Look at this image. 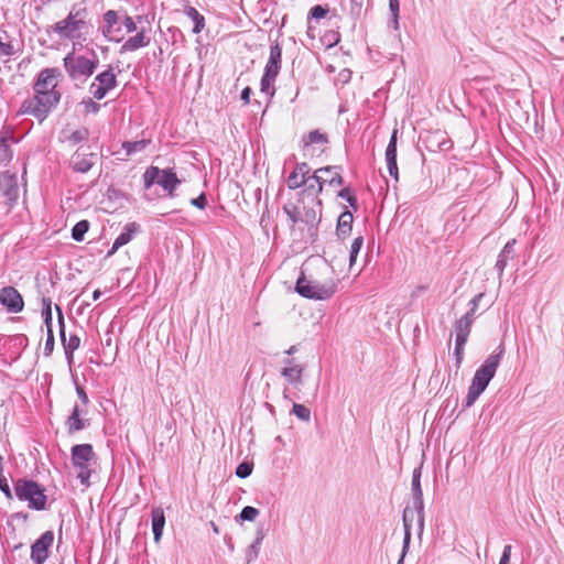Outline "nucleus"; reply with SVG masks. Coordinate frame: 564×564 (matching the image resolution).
I'll return each mask as SVG.
<instances>
[{
  "label": "nucleus",
  "mask_w": 564,
  "mask_h": 564,
  "mask_svg": "<svg viewBox=\"0 0 564 564\" xmlns=\"http://www.w3.org/2000/svg\"><path fill=\"white\" fill-rule=\"evenodd\" d=\"M362 245H364V238L361 236H358L352 240V243L350 246V251H349V267L350 268L355 264V262L357 260V256H358Z\"/></svg>",
  "instance_id": "c9c22d12"
},
{
  "label": "nucleus",
  "mask_w": 564,
  "mask_h": 564,
  "mask_svg": "<svg viewBox=\"0 0 564 564\" xmlns=\"http://www.w3.org/2000/svg\"><path fill=\"white\" fill-rule=\"evenodd\" d=\"M150 43V39L145 36L144 30L138 32L134 36L129 37L121 46L122 52H133L144 47Z\"/></svg>",
  "instance_id": "cd10ccee"
},
{
  "label": "nucleus",
  "mask_w": 564,
  "mask_h": 564,
  "mask_svg": "<svg viewBox=\"0 0 564 564\" xmlns=\"http://www.w3.org/2000/svg\"><path fill=\"white\" fill-rule=\"evenodd\" d=\"M352 220L354 217L349 210H345L339 215L336 228L338 237L345 238L351 231Z\"/></svg>",
  "instance_id": "c756f323"
},
{
  "label": "nucleus",
  "mask_w": 564,
  "mask_h": 564,
  "mask_svg": "<svg viewBox=\"0 0 564 564\" xmlns=\"http://www.w3.org/2000/svg\"><path fill=\"white\" fill-rule=\"evenodd\" d=\"M88 137V130L87 129H80L75 132H73V142H78Z\"/></svg>",
  "instance_id": "bf43d9fd"
},
{
  "label": "nucleus",
  "mask_w": 564,
  "mask_h": 564,
  "mask_svg": "<svg viewBox=\"0 0 564 564\" xmlns=\"http://www.w3.org/2000/svg\"><path fill=\"white\" fill-rule=\"evenodd\" d=\"M105 28L104 34L115 42H120L123 39V34H117L116 25H118L119 17L116 11L109 10L104 15Z\"/></svg>",
  "instance_id": "5701e85b"
},
{
  "label": "nucleus",
  "mask_w": 564,
  "mask_h": 564,
  "mask_svg": "<svg viewBox=\"0 0 564 564\" xmlns=\"http://www.w3.org/2000/svg\"><path fill=\"white\" fill-rule=\"evenodd\" d=\"M143 183L147 189L152 185L158 184L166 191L170 196H173L174 191L180 185L181 181L170 169L161 170L158 166H150L143 173Z\"/></svg>",
  "instance_id": "0eeeda50"
},
{
  "label": "nucleus",
  "mask_w": 564,
  "mask_h": 564,
  "mask_svg": "<svg viewBox=\"0 0 564 564\" xmlns=\"http://www.w3.org/2000/svg\"><path fill=\"white\" fill-rule=\"evenodd\" d=\"M511 545H506L502 551L499 564H509L511 557Z\"/></svg>",
  "instance_id": "4d7b16f0"
},
{
  "label": "nucleus",
  "mask_w": 564,
  "mask_h": 564,
  "mask_svg": "<svg viewBox=\"0 0 564 564\" xmlns=\"http://www.w3.org/2000/svg\"><path fill=\"white\" fill-rule=\"evenodd\" d=\"M14 492L19 500L28 502L30 509H45L47 498L44 488L37 482L29 479H18L14 482Z\"/></svg>",
  "instance_id": "423d86ee"
},
{
  "label": "nucleus",
  "mask_w": 564,
  "mask_h": 564,
  "mask_svg": "<svg viewBox=\"0 0 564 564\" xmlns=\"http://www.w3.org/2000/svg\"><path fill=\"white\" fill-rule=\"evenodd\" d=\"M305 188L299 194L301 197H311V203L321 207V200L317 196L322 193L324 187V176L319 175L317 170L313 175H307Z\"/></svg>",
  "instance_id": "ddd939ff"
},
{
  "label": "nucleus",
  "mask_w": 564,
  "mask_h": 564,
  "mask_svg": "<svg viewBox=\"0 0 564 564\" xmlns=\"http://www.w3.org/2000/svg\"><path fill=\"white\" fill-rule=\"evenodd\" d=\"M304 367L295 365L293 360H286L285 366L281 369V376L288 383L299 386L302 383Z\"/></svg>",
  "instance_id": "412c9836"
},
{
  "label": "nucleus",
  "mask_w": 564,
  "mask_h": 564,
  "mask_svg": "<svg viewBox=\"0 0 564 564\" xmlns=\"http://www.w3.org/2000/svg\"><path fill=\"white\" fill-rule=\"evenodd\" d=\"M282 63V48L279 43L270 46L269 59L264 67V73L268 77L278 76Z\"/></svg>",
  "instance_id": "aec40b11"
},
{
  "label": "nucleus",
  "mask_w": 564,
  "mask_h": 564,
  "mask_svg": "<svg viewBox=\"0 0 564 564\" xmlns=\"http://www.w3.org/2000/svg\"><path fill=\"white\" fill-rule=\"evenodd\" d=\"M139 230V225L135 223H129L124 226L123 231L116 238V240L112 243L111 249L108 251V257L112 256L117 252V250L124 245L129 243L137 231Z\"/></svg>",
  "instance_id": "4be33fe9"
},
{
  "label": "nucleus",
  "mask_w": 564,
  "mask_h": 564,
  "mask_svg": "<svg viewBox=\"0 0 564 564\" xmlns=\"http://www.w3.org/2000/svg\"><path fill=\"white\" fill-rule=\"evenodd\" d=\"M149 140H139V141H126L122 143V148L126 150L127 155L134 154L137 152L143 151L148 145Z\"/></svg>",
  "instance_id": "72a5a7b5"
},
{
  "label": "nucleus",
  "mask_w": 564,
  "mask_h": 564,
  "mask_svg": "<svg viewBox=\"0 0 564 564\" xmlns=\"http://www.w3.org/2000/svg\"><path fill=\"white\" fill-rule=\"evenodd\" d=\"M0 303L10 313H19L24 306L22 295L13 286H6L0 290Z\"/></svg>",
  "instance_id": "4468645a"
},
{
  "label": "nucleus",
  "mask_w": 564,
  "mask_h": 564,
  "mask_svg": "<svg viewBox=\"0 0 564 564\" xmlns=\"http://www.w3.org/2000/svg\"><path fill=\"white\" fill-rule=\"evenodd\" d=\"M53 345H54V337H53V332L51 330V333H47V339H46V343H45V351H46V354L52 352Z\"/></svg>",
  "instance_id": "052dcab7"
},
{
  "label": "nucleus",
  "mask_w": 564,
  "mask_h": 564,
  "mask_svg": "<svg viewBox=\"0 0 564 564\" xmlns=\"http://www.w3.org/2000/svg\"><path fill=\"white\" fill-rule=\"evenodd\" d=\"M485 296L484 293H479L477 295H475L470 302H469V310L467 311V313L465 314L466 316H469L470 318H474L477 310H478V305L481 301V299Z\"/></svg>",
  "instance_id": "a18cd8bd"
},
{
  "label": "nucleus",
  "mask_w": 564,
  "mask_h": 564,
  "mask_svg": "<svg viewBox=\"0 0 564 564\" xmlns=\"http://www.w3.org/2000/svg\"><path fill=\"white\" fill-rule=\"evenodd\" d=\"M250 94H251V89L249 87H246L242 93H241V99L245 101V102H249V98H250Z\"/></svg>",
  "instance_id": "680f3d73"
},
{
  "label": "nucleus",
  "mask_w": 564,
  "mask_h": 564,
  "mask_svg": "<svg viewBox=\"0 0 564 564\" xmlns=\"http://www.w3.org/2000/svg\"><path fill=\"white\" fill-rule=\"evenodd\" d=\"M64 66L67 72H70V53L64 57Z\"/></svg>",
  "instance_id": "0e129e2a"
},
{
  "label": "nucleus",
  "mask_w": 564,
  "mask_h": 564,
  "mask_svg": "<svg viewBox=\"0 0 564 564\" xmlns=\"http://www.w3.org/2000/svg\"><path fill=\"white\" fill-rule=\"evenodd\" d=\"M276 76H270L268 77L265 73H263V76L261 78L260 83V91L267 98L271 97L274 93V80Z\"/></svg>",
  "instance_id": "f704fd0d"
},
{
  "label": "nucleus",
  "mask_w": 564,
  "mask_h": 564,
  "mask_svg": "<svg viewBox=\"0 0 564 564\" xmlns=\"http://www.w3.org/2000/svg\"><path fill=\"white\" fill-rule=\"evenodd\" d=\"M76 43L73 42V76H90L97 65L99 64V58L97 53L93 48H86L83 52L76 51Z\"/></svg>",
  "instance_id": "6e6552de"
},
{
  "label": "nucleus",
  "mask_w": 564,
  "mask_h": 564,
  "mask_svg": "<svg viewBox=\"0 0 564 564\" xmlns=\"http://www.w3.org/2000/svg\"><path fill=\"white\" fill-rule=\"evenodd\" d=\"M514 243V240L508 241L500 253L503 254L505 257L512 258Z\"/></svg>",
  "instance_id": "13d9d810"
},
{
  "label": "nucleus",
  "mask_w": 564,
  "mask_h": 564,
  "mask_svg": "<svg viewBox=\"0 0 564 564\" xmlns=\"http://www.w3.org/2000/svg\"><path fill=\"white\" fill-rule=\"evenodd\" d=\"M72 26H73V40L75 37H77L76 32H78V36H79L82 34H89V32L93 30V26L90 24L84 22L83 20L75 21L73 19Z\"/></svg>",
  "instance_id": "58836bf2"
},
{
  "label": "nucleus",
  "mask_w": 564,
  "mask_h": 564,
  "mask_svg": "<svg viewBox=\"0 0 564 564\" xmlns=\"http://www.w3.org/2000/svg\"><path fill=\"white\" fill-rule=\"evenodd\" d=\"M80 339L77 335L73 334V351L79 347Z\"/></svg>",
  "instance_id": "69168bd1"
},
{
  "label": "nucleus",
  "mask_w": 564,
  "mask_h": 564,
  "mask_svg": "<svg viewBox=\"0 0 564 564\" xmlns=\"http://www.w3.org/2000/svg\"><path fill=\"white\" fill-rule=\"evenodd\" d=\"M508 257H505L503 254L499 253L498 259L495 264V269L498 272V275L501 276L503 274V271L508 263Z\"/></svg>",
  "instance_id": "603ef678"
},
{
  "label": "nucleus",
  "mask_w": 564,
  "mask_h": 564,
  "mask_svg": "<svg viewBox=\"0 0 564 564\" xmlns=\"http://www.w3.org/2000/svg\"><path fill=\"white\" fill-rule=\"evenodd\" d=\"M261 544H257V542L253 541V543L249 546L247 551V561L248 563L254 561L258 557L259 551H260Z\"/></svg>",
  "instance_id": "864d4df0"
},
{
  "label": "nucleus",
  "mask_w": 564,
  "mask_h": 564,
  "mask_svg": "<svg viewBox=\"0 0 564 564\" xmlns=\"http://www.w3.org/2000/svg\"><path fill=\"white\" fill-rule=\"evenodd\" d=\"M389 9L392 14L394 29L399 26V11H400V1L399 0H389Z\"/></svg>",
  "instance_id": "49530a36"
},
{
  "label": "nucleus",
  "mask_w": 564,
  "mask_h": 564,
  "mask_svg": "<svg viewBox=\"0 0 564 564\" xmlns=\"http://www.w3.org/2000/svg\"><path fill=\"white\" fill-rule=\"evenodd\" d=\"M337 285L333 280L321 282L317 280L307 279L303 273L296 281V292L310 300H328L336 292Z\"/></svg>",
  "instance_id": "20e7f679"
},
{
  "label": "nucleus",
  "mask_w": 564,
  "mask_h": 564,
  "mask_svg": "<svg viewBox=\"0 0 564 564\" xmlns=\"http://www.w3.org/2000/svg\"><path fill=\"white\" fill-rule=\"evenodd\" d=\"M12 158V151L4 138L0 140V163H7Z\"/></svg>",
  "instance_id": "ea45409f"
},
{
  "label": "nucleus",
  "mask_w": 564,
  "mask_h": 564,
  "mask_svg": "<svg viewBox=\"0 0 564 564\" xmlns=\"http://www.w3.org/2000/svg\"><path fill=\"white\" fill-rule=\"evenodd\" d=\"M76 394L80 403L73 408V431H80L89 426V420L86 417L89 399L84 388L78 384H76Z\"/></svg>",
  "instance_id": "1a4fd4ad"
},
{
  "label": "nucleus",
  "mask_w": 564,
  "mask_h": 564,
  "mask_svg": "<svg viewBox=\"0 0 564 564\" xmlns=\"http://www.w3.org/2000/svg\"><path fill=\"white\" fill-rule=\"evenodd\" d=\"M52 32L58 35V39H70V12L59 22L55 23ZM51 34V31H47Z\"/></svg>",
  "instance_id": "7c9ffc66"
},
{
  "label": "nucleus",
  "mask_w": 564,
  "mask_h": 564,
  "mask_svg": "<svg viewBox=\"0 0 564 564\" xmlns=\"http://www.w3.org/2000/svg\"><path fill=\"white\" fill-rule=\"evenodd\" d=\"M0 191L10 200L14 202L19 195V186L17 183V176L9 172L0 174Z\"/></svg>",
  "instance_id": "6ab92c4d"
},
{
  "label": "nucleus",
  "mask_w": 564,
  "mask_h": 564,
  "mask_svg": "<svg viewBox=\"0 0 564 564\" xmlns=\"http://www.w3.org/2000/svg\"><path fill=\"white\" fill-rule=\"evenodd\" d=\"M191 204L199 209H204L207 205L206 195L202 193L198 197L192 198Z\"/></svg>",
  "instance_id": "6e6d98bb"
},
{
  "label": "nucleus",
  "mask_w": 564,
  "mask_h": 564,
  "mask_svg": "<svg viewBox=\"0 0 564 564\" xmlns=\"http://www.w3.org/2000/svg\"><path fill=\"white\" fill-rule=\"evenodd\" d=\"M89 229L88 220H80L75 226H73V240L82 241L84 239V235Z\"/></svg>",
  "instance_id": "4c0bfd02"
},
{
  "label": "nucleus",
  "mask_w": 564,
  "mask_h": 564,
  "mask_svg": "<svg viewBox=\"0 0 564 564\" xmlns=\"http://www.w3.org/2000/svg\"><path fill=\"white\" fill-rule=\"evenodd\" d=\"M319 175L324 176V184H328L330 186H340L344 183L341 175L338 172L337 166H325L317 170Z\"/></svg>",
  "instance_id": "c85d7f7f"
},
{
  "label": "nucleus",
  "mask_w": 564,
  "mask_h": 564,
  "mask_svg": "<svg viewBox=\"0 0 564 564\" xmlns=\"http://www.w3.org/2000/svg\"><path fill=\"white\" fill-rule=\"evenodd\" d=\"M291 413L301 421L308 422L311 420V410L303 404L293 403Z\"/></svg>",
  "instance_id": "e433bc0d"
},
{
  "label": "nucleus",
  "mask_w": 564,
  "mask_h": 564,
  "mask_svg": "<svg viewBox=\"0 0 564 564\" xmlns=\"http://www.w3.org/2000/svg\"><path fill=\"white\" fill-rule=\"evenodd\" d=\"M338 196L343 199H345L346 202L349 203V205L354 208V210H357L358 208V204H357V198L356 196L351 193L350 188L346 187V188H343L339 193H338Z\"/></svg>",
  "instance_id": "79ce46f5"
},
{
  "label": "nucleus",
  "mask_w": 564,
  "mask_h": 564,
  "mask_svg": "<svg viewBox=\"0 0 564 564\" xmlns=\"http://www.w3.org/2000/svg\"><path fill=\"white\" fill-rule=\"evenodd\" d=\"M252 464L243 462L239 464L236 468V476L239 478H247L252 473Z\"/></svg>",
  "instance_id": "c03bdc74"
},
{
  "label": "nucleus",
  "mask_w": 564,
  "mask_h": 564,
  "mask_svg": "<svg viewBox=\"0 0 564 564\" xmlns=\"http://www.w3.org/2000/svg\"><path fill=\"white\" fill-rule=\"evenodd\" d=\"M327 12H328V10L326 8H324L319 4H316L311 9L310 14L312 18L319 20V19L325 18Z\"/></svg>",
  "instance_id": "3c124183"
},
{
  "label": "nucleus",
  "mask_w": 564,
  "mask_h": 564,
  "mask_svg": "<svg viewBox=\"0 0 564 564\" xmlns=\"http://www.w3.org/2000/svg\"><path fill=\"white\" fill-rule=\"evenodd\" d=\"M258 516L259 510L257 508L247 506L241 510L239 518L243 521H254Z\"/></svg>",
  "instance_id": "a19ab883"
},
{
  "label": "nucleus",
  "mask_w": 564,
  "mask_h": 564,
  "mask_svg": "<svg viewBox=\"0 0 564 564\" xmlns=\"http://www.w3.org/2000/svg\"><path fill=\"white\" fill-rule=\"evenodd\" d=\"M122 26L124 29V34H129V33L137 31L135 22L130 17H126L122 20Z\"/></svg>",
  "instance_id": "5fc2aeb1"
},
{
  "label": "nucleus",
  "mask_w": 564,
  "mask_h": 564,
  "mask_svg": "<svg viewBox=\"0 0 564 564\" xmlns=\"http://www.w3.org/2000/svg\"><path fill=\"white\" fill-rule=\"evenodd\" d=\"M186 15L193 21V33L198 34L205 26V18L195 8L188 7L185 10Z\"/></svg>",
  "instance_id": "2f4dec72"
},
{
  "label": "nucleus",
  "mask_w": 564,
  "mask_h": 564,
  "mask_svg": "<svg viewBox=\"0 0 564 564\" xmlns=\"http://www.w3.org/2000/svg\"><path fill=\"white\" fill-rule=\"evenodd\" d=\"M61 78L62 73L57 68H45L39 74L33 87L36 106H55L59 102L61 90L58 84Z\"/></svg>",
  "instance_id": "f03ea898"
},
{
  "label": "nucleus",
  "mask_w": 564,
  "mask_h": 564,
  "mask_svg": "<svg viewBox=\"0 0 564 564\" xmlns=\"http://www.w3.org/2000/svg\"><path fill=\"white\" fill-rule=\"evenodd\" d=\"M48 110L50 108H24L22 113H29L42 120L47 116Z\"/></svg>",
  "instance_id": "8fccbe9b"
},
{
  "label": "nucleus",
  "mask_w": 564,
  "mask_h": 564,
  "mask_svg": "<svg viewBox=\"0 0 564 564\" xmlns=\"http://www.w3.org/2000/svg\"><path fill=\"white\" fill-rule=\"evenodd\" d=\"M44 308H43V312H42V315L44 317V322L46 324V327H47V333H51V329H52V308H51V301H47L44 300Z\"/></svg>",
  "instance_id": "de8ad7c7"
},
{
  "label": "nucleus",
  "mask_w": 564,
  "mask_h": 564,
  "mask_svg": "<svg viewBox=\"0 0 564 564\" xmlns=\"http://www.w3.org/2000/svg\"><path fill=\"white\" fill-rule=\"evenodd\" d=\"M97 145H88L87 150L80 147L76 151V161L73 162V172L87 173L98 161Z\"/></svg>",
  "instance_id": "9b49d317"
},
{
  "label": "nucleus",
  "mask_w": 564,
  "mask_h": 564,
  "mask_svg": "<svg viewBox=\"0 0 564 564\" xmlns=\"http://www.w3.org/2000/svg\"><path fill=\"white\" fill-rule=\"evenodd\" d=\"M403 527H404V538H403V544H404V551H409L410 547V541H411V529L413 525V522H417V512L415 507L412 508L406 507L403 511Z\"/></svg>",
  "instance_id": "b1692460"
},
{
  "label": "nucleus",
  "mask_w": 564,
  "mask_h": 564,
  "mask_svg": "<svg viewBox=\"0 0 564 564\" xmlns=\"http://www.w3.org/2000/svg\"><path fill=\"white\" fill-rule=\"evenodd\" d=\"M303 142V152L304 155L313 154L311 152V148L314 144H322L325 145L328 143V138L325 133L319 132L318 130L310 131L307 134L303 135L302 139Z\"/></svg>",
  "instance_id": "393cba45"
},
{
  "label": "nucleus",
  "mask_w": 564,
  "mask_h": 564,
  "mask_svg": "<svg viewBox=\"0 0 564 564\" xmlns=\"http://www.w3.org/2000/svg\"><path fill=\"white\" fill-rule=\"evenodd\" d=\"M412 494H413V506L417 512V529L419 533L423 532L424 529V502L423 491L421 488V468H415L412 474Z\"/></svg>",
  "instance_id": "9d476101"
},
{
  "label": "nucleus",
  "mask_w": 564,
  "mask_h": 564,
  "mask_svg": "<svg viewBox=\"0 0 564 564\" xmlns=\"http://www.w3.org/2000/svg\"><path fill=\"white\" fill-rule=\"evenodd\" d=\"M473 324L474 318L466 315H463L458 321H456L454 324L455 340L467 343Z\"/></svg>",
  "instance_id": "a878e982"
},
{
  "label": "nucleus",
  "mask_w": 564,
  "mask_h": 564,
  "mask_svg": "<svg viewBox=\"0 0 564 564\" xmlns=\"http://www.w3.org/2000/svg\"><path fill=\"white\" fill-rule=\"evenodd\" d=\"M17 52L11 41H3V36L0 34V54L3 56H12Z\"/></svg>",
  "instance_id": "37998d69"
},
{
  "label": "nucleus",
  "mask_w": 564,
  "mask_h": 564,
  "mask_svg": "<svg viewBox=\"0 0 564 564\" xmlns=\"http://www.w3.org/2000/svg\"><path fill=\"white\" fill-rule=\"evenodd\" d=\"M406 553H408V551H404V544H403L402 545V553H401V556H400V558H399L397 564H403L404 563V557H405Z\"/></svg>",
  "instance_id": "338daca9"
},
{
  "label": "nucleus",
  "mask_w": 564,
  "mask_h": 564,
  "mask_svg": "<svg viewBox=\"0 0 564 564\" xmlns=\"http://www.w3.org/2000/svg\"><path fill=\"white\" fill-rule=\"evenodd\" d=\"M263 539H264V531H263V529H258L254 542H257V544H261Z\"/></svg>",
  "instance_id": "e2e57ef3"
},
{
  "label": "nucleus",
  "mask_w": 564,
  "mask_h": 564,
  "mask_svg": "<svg viewBox=\"0 0 564 564\" xmlns=\"http://www.w3.org/2000/svg\"><path fill=\"white\" fill-rule=\"evenodd\" d=\"M56 310L58 312V324H59V334H61L62 344L64 346L67 362L70 366V339L68 341L66 340L64 318H63L61 308L58 306H56Z\"/></svg>",
  "instance_id": "473e14b6"
},
{
  "label": "nucleus",
  "mask_w": 564,
  "mask_h": 564,
  "mask_svg": "<svg viewBox=\"0 0 564 564\" xmlns=\"http://www.w3.org/2000/svg\"><path fill=\"white\" fill-rule=\"evenodd\" d=\"M151 518L154 541L159 543L162 538L163 529L165 525L164 510L161 507L153 508L151 512Z\"/></svg>",
  "instance_id": "bb28decb"
},
{
  "label": "nucleus",
  "mask_w": 564,
  "mask_h": 564,
  "mask_svg": "<svg viewBox=\"0 0 564 564\" xmlns=\"http://www.w3.org/2000/svg\"><path fill=\"white\" fill-rule=\"evenodd\" d=\"M465 345H466V343H464V341H456L455 340L454 355H455L457 368L460 367V364H462V361L464 359Z\"/></svg>",
  "instance_id": "09e8293b"
},
{
  "label": "nucleus",
  "mask_w": 564,
  "mask_h": 564,
  "mask_svg": "<svg viewBox=\"0 0 564 564\" xmlns=\"http://www.w3.org/2000/svg\"><path fill=\"white\" fill-rule=\"evenodd\" d=\"M503 354L505 346L500 344L497 350L489 355L482 365L476 370L465 399V405L467 408L471 406L486 390L497 372Z\"/></svg>",
  "instance_id": "f257e3e1"
},
{
  "label": "nucleus",
  "mask_w": 564,
  "mask_h": 564,
  "mask_svg": "<svg viewBox=\"0 0 564 564\" xmlns=\"http://www.w3.org/2000/svg\"><path fill=\"white\" fill-rule=\"evenodd\" d=\"M116 30H117V34H123V36L126 35L124 29L122 26V22H119L118 25H116Z\"/></svg>",
  "instance_id": "774afa93"
},
{
  "label": "nucleus",
  "mask_w": 564,
  "mask_h": 564,
  "mask_svg": "<svg viewBox=\"0 0 564 564\" xmlns=\"http://www.w3.org/2000/svg\"><path fill=\"white\" fill-rule=\"evenodd\" d=\"M97 466V455L90 444L73 446V476L80 480L86 488L89 478Z\"/></svg>",
  "instance_id": "7ed1b4c3"
},
{
  "label": "nucleus",
  "mask_w": 564,
  "mask_h": 564,
  "mask_svg": "<svg viewBox=\"0 0 564 564\" xmlns=\"http://www.w3.org/2000/svg\"><path fill=\"white\" fill-rule=\"evenodd\" d=\"M317 205L313 203L305 204L304 198H300L299 203L289 202L283 205V212L288 216L292 226L305 224L308 229L314 228L319 223Z\"/></svg>",
  "instance_id": "39448f33"
},
{
  "label": "nucleus",
  "mask_w": 564,
  "mask_h": 564,
  "mask_svg": "<svg viewBox=\"0 0 564 564\" xmlns=\"http://www.w3.org/2000/svg\"><path fill=\"white\" fill-rule=\"evenodd\" d=\"M116 86V75L111 68L97 75L90 85V94L96 99H102Z\"/></svg>",
  "instance_id": "f8f14e48"
},
{
  "label": "nucleus",
  "mask_w": 564,
  "mask_h": 564,
  "mask_svg": "<svg viewBox=\"0 0 564 564\" xmlns=\"http://www.w3.org/2000/svg\"><path fill=\"white\" fill-rule=\"evenodd\" d=\"M424 143L426 149L431 152L448 151L453 147L446 133L441 130L429 132L424 139Z\"/></svg>",
  "instance_id": "dca6fc26"
},
{
  "label": "nucleus",
  "mask_w": 564,
  "mask_h": 564,
  "mask_svg": "<svg viewBox=\"0 0 564 564\" xmlns=\"http://www.w3.org/2000/svg\"><path fill=\"white\" fill-rule=\"evenodd\" d=\"M397 141H398V130L394 129L392 131L390 141L386 149V163L387 169L391 177L395 181L399 178V170L397 164Z\"/></svg>",
  "instance_id": "f3484780"
},
{
  "label": "nucleus",
  "mask_w": 564,
  "mask_h": 564,
  "mask_svg": "<svg viewBox=\"0 0 564 564\" xmlns=\"http://www.w3.org/2000/svg\"><path fill=\"white\" fill-rule=\"evenodd\" d=\"M54 540L53 532L46 531L37 539L31 547V558L35 564H43L47 558L48 546Z\"/></svg>",
  "instance_id": "2eb2a0df"
},
{
  "label": "nucleus",
  "mask_w": 564,
  "mask_h": 564,
  "mask_svg": "<svg viewBox=\"0 0 564 564\" xmlns=\"http://www.w3.org/2000/svg\"><path fill=\"white\" fill-rule=\"evenodd\" d=\"M311 169L307 163H297L294 170L290 173L286 180V185L290 189H297L306 184V177Z\"/></svg>",
  "instance_id": "a211bd4d"
}]
</instances>
